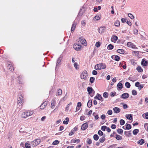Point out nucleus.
I'll return each mask as SVG.
<instances>
[{
    "instance_id": "1",
    "label": "nucleus",
    "mask_w": 148,
    "mask_h": 148,
    "mask_svg": "<svg viewBox=\"0 0 148 148\" xmlns=\"http://www.w3.org/2000/svg\"><path fill=\"white\" fill-rule=\"evenodd\" d=\"M106 68V66L105 64L99 63L96 64L95 67V69L97 70L104 69Z\"/></svg>"
},
{
    "instance_id": "2",
    "label": "nucleus",
    "mask_w": 148,
    "mask_h": 148,
    "mask_svg": "<svg viewBox=\"0 0 148 148\" xmlns=\"http://www.w3.org/2000/svg\"><path fill=\"white\" fill-rule=\"evenodd\" d=\"M88 77V73L87 72L86 70L83 71L80 75L81 78L83 79L84 80H87Z\"/></svg>"
},
{
    "instance_id": "3",
    "label": "nucleus",
    "mask_w": 148,
    "mask_h": 148,
    "mask_svg": "<svg viewBox=\"0 0 148 148\" xmlns=\"http://www.w3.org/2000/svg\"><path fill=\"white\" fill-rule=\"evenodd\" d=\"M33 114V112H26L22 113V116L23 118H26L32 115Z\"/></svg>"
},
{
    "instance_id": "4",
    "label": "nucleus",
    "mask_w": 148,
    "mask_h": 148,
    "mask_svg": "<svg viewBox=\"0 0 148 148\" xmlns=\"http://www.w3.org/2000/svg\"><path fill=\"white\" fill-rule=\"evenodd\" d=\"M87 91L88 94L91 97H92L95 92L92 87H88L87 88Z\"/></svg>"
},
{
    "instance_id": "5",
    "label": "nucleus",
    "mask_w": 148,
    "mask_h": 148,
    "mask_svg": "<svg viewBox=\"0 0 148 148\" xmlns=\"http://www.w3.org/2000/svg\"><path fill=\"white\" fill-rule=\"evenodd\" d=\"M79 42L82 44H84L86 46L87 45L85 39L83 37H81L79 39Z\"/></svg>"
},
{
    "instance_id": "6",
    "label": "nucleus",
    "mask_w": 148,
    "mask_h": 148,
    "mask_svg": "<svg viewBox=\"0 0 148 148\" xmlns=\"http://www.w3.org/2000/svg\"><path fill=\"white\" fill-rule=\"evenodd\" d=\"M82 47V45L79 44H74L73 45V48L76 50L79 51L80 50Z\"/></svg>"
},
{
    "instance_id": "7",
    "label": "nucleus",
    "mask_w": 148,
    "mask_h": 148,
    "mask_svg": "<svg viewBox=\"0 0 148 148\" xmlns=\"http://www.w3.org/2000/svg\"><path fill=\"white\" fill-rule=\"evenodd\" d=\"M127 46L130 48H131L132 49H137V48L136 46L134 45L133 43L131 42H129L127 43Z\"/></svg>"
},
{
    "instance_id": "8",
    "label": "nucleus",
    "mask_w": 148,
    "mask_h": 148,
    "mask_svg": "<svg viewBox=\"0 0 148 148\" xmlns=\"http://www.w3.org/2000/svg\"><path fill=\"white\" fill-rule=\"evenodd\" d=\"M94 98L95 99H97L101 101H103V99L101 95L99 94H97L96 96L94 97Z\"/></svg>"
},
{
    "instance_id": "9",
    "label": "nucleus",
    "mask_w": 148,
    "mask_h": 148,
    "mask_svg": "<svg viewBox=\"0 0 148 148\" xmlns=\"http://www.w3.org/2000/svg\"><path fill=\"white\" fill-rule=\"evenodd\" d=\"M88 127L87 123H85L83 124L81 126V129L82 130H84L86 129Z\"/></svg>"
},
{
    "instance_id": "10",
    "label": "nucleus",
    "mask_w": 148,
    "mask_h": 148,
    "mask_svg": "<svg viewBox=\"0 0 148 148\" xmlns=\"http://www.w3.org/2000/svg\"><path fill=\"white\" fill-rule=\"evenodd\" d=\"M41 140L39 139H36L33 141V145L34 146H36L39 144Z\"/></svg>"
},
{
    "instance_id": "11",
    "label": "nucleus",
    "mask_w": 148,
    "mask_h": 148,
    "mask_svg": "<svg viewBox=\"0 0 148 148\" xmlns=\"http://www.w3.org/2000/svg\"><path fill=\"white\" fill-rule=\"evenodd\" d=\"M23 100V97L22 95L21 94L19 97L17 99V103L18 104H20L22 102Z\"/></svg>"
},
{
    "instance_id": "12",
    "label": "nucleus",
    "mask_w": 148,
    "mask_h": 148,
    "mask_svg": "<svg viewBox=\"0 0 148 148\" xmlns=\"http://www.w3.org/2000/svg\"><path fill=\"white\" fill-rule=\"evenodd\" d=\"M117 86L118 87L117 90H120L123 87V84L121 82H119L117 84Z\"/></svg>"
},
{
    "instance_id": "13",
    "label": "nucleus",
    "mask_w": 148,
    "mask_h": 148,
    "mask_svg": "<svg viewBox=\"0 0 148 148\" xmlns=\"http://www.w3.org/2000/svg\"><path fill=\"white\" fill-rule=\"evenodd\" d=\"M113 110L115 113H119L120 111V109L118 107H115L113 109Z\"/></svg>"
},
{
    "instance_id": "14",
    "label": "nucleus",
    "mask_w": 148,
    "mask_h": 148,
    "mask_svg": "<svg viewBox=\"0 0 148 148\" xmlns=\"http://www.w3.org/2000/svg\"><path fill=\"white\" fill-rule=\"evenodd\" d=\"M129 96V94L127 93H125L123 94L121 96V98L123 99H127Z\"/></svg>"
},
{
    "instance_id": "15",
    "label": "nucleus",
    "mask_w": 148,
    "mask_h": 148,
    "mask_svg": "<svg viewBox=\"0 0 148 148\" xmlns=\"http://www.w3.org/2000/svg\"><path fill=\"white\" fill-rule=\"evenodd\" d=\"M118 39V37L116 36L113 35L111 38V40L113 42H115Z\"/></svg>"
},
{
    "instance_id": "16",
    "label": "nucleus",
    "mask_w": 148,
    "mask_h": 148,
    "mask_svg": "<svg viewBox=\"0 0 148 148\" xmlns=\"http://www.w3.org/2000/svg\"><path fill=\"white\" fill-rule=\"evenodd\" d=\"M148 62L145 60V59H143L141 62V64L144 66H147V65Z\"/></svg>"
},
{
    "instance_id": "17",
    "label": "nucleus",
    "mask_w": 148,
    "mask_h": 148,
    "mask_svg": "<svg viewBox=\"0 0 148 148\" xmlns=\"http://www.w3.org/2000/svg\"><path fill=\"white\" fill-rule=\"evenodd\" d=\"M62 59V57L61 56H60L58 58L57 60V61L56 63V68L57 66H58L60 65V63L61 60Z\"/></svg>"
},
{
    "instance_id": "18",
    "label": "nucleus",
    "mask_w": 148,
    "mask_h": 148,
    "mask_svg": "<svg viewBox=\"0 0 148 148\" xmlns=\"http://www.w3.org/2000/svg\"><path fill=\"white\" fill-rule=\"evenodd\" d=\"M77 24V23L75 22H74L73 23V24H72V26L71 27V32H73L74 31V30H75Z\"/></svg>"
},
{
    "instance_id": "19",
    "label": "nucleus",
    "mask_w": 148,
    "mask_h": 148,
    "mask_svg": "<svg viewBox=\"0 0 148 148\" xmlns=\"http://www.w3.org/2000/svg\"><path fill=\"white\" fill-rule=\"evenodd\" d=\"M47 105V103H46V102L45 101L41 105L40 107V108L41 109H44L46 107Z\"/></svg>"
},
{
    "instance_id": "20",
    "label": "nucleus",
    "mask_w": 148,
    "mask_h": 148,
    "mask_svg": "<svg viewBox=\"0 0 148 148\" xmlns=\"http://www.w3.org/2000/svg\"><path fill=\"white\" fill-rule=\"evenodd\" d=\"M80 142V140L79 139H72L71 140V143H78Z\"/></svg>"
},
{
    "instance_id": "21",
    "label": "nucleus",
    "mask_w": 148,
    "mask_h": 148,
    "mask_svg": "<svg viewBox=\"0 0 148 148\" xmlns=\"http://www.w3.org/2000/svg\"><path fill=\"white\" fill-rule=\"evenodd\" d=\"M105 134H104L102 137H101L100 138L99 140V141L100 143H102L104 142L105 140Z\"/></svg>"
},
{
    "instance_id": "22",
    "label": "nucleus",
    "mask_w": 148,
    "mask_h": 148,
    "mask_svg": "<svg viewBox=\"0 0 148 148\" xmlns=\"http://www.w3.org/2000/svg\"><path fill=\"white\" fill-rule=\"evenodd\" d=\"M56 101L55 100H52L51 101V108H53L56 106Z\"/></svg>"
},
{
    "instance_id": "23",
    "label": "nucleus",
    "mask_w": 148,
    "mask_h": 148,
    "mask_svg": "<svg viewBox=\"0 0 148 148\" xmlns=\"http://www.w3.org/2000/svg\"><path fill=\"white\" fill-rule=\"evenodd\" d=\"M105 28L104 27H101L99 30V32L100 33H102L104 32Z\"/></svg>"
},
{
    "instance_id": "24",
    "label": "nucleus",
    "mask_w": 148,
    "mask_h": 148,
    "mask_svg": "<svg viewBox=\"0 0 148 148\" xmlns=\"http://www.w3.org/2000/svg\"><path fill=\"white\" fill-rule=\"evenodd\" d=\"M133 55L135 56H138L139 55V51H133Z\"/></svg>"
},
{
    "instance_id": "25",
    "label": "nucleus",
    "mask_w": 148,
    "mask_h": 148,
    "mask_svg": "<svg viewBox=\"0 0 148 148\" xmlns=\"http://www.w3.org/2000/svg\"><path fill=\"white\" fill-rule=\"evenodd\" d=\"M144 143V140L143 139H141L140 140H138L137 142V143L138 144L141 145L143 144Z\"/></svg>"
},
{
    "instance_id": "26",
    "label": "nucleus",
    "mask_w": 148,
    "mask_h": 148,
    "mask_svg": "<svg viewBox=\"0 0 148 148\" xmlns=\"http://www.w3.org/2000/svg\"><path fill=\"white\" fill-rule=\"evenodd\" d=\"M92 101L91 100H90L88 101L87 105L88 107L90 108V107L92 106Z\"/></svg>"
},
{
    "instance_id": "27",
    "label": "nucleus",
    "mask_w": 148,
    "mask_h": 148,
    "mask_svg": "<svg viewBox=\"0 0 148 148\" xmlns=\"http://www.w3.org/2000/svg\"><path fill=\"white\" fill-rule=\"evenodd\" d=\"M136 69L139 72H142L143 71V69L140 66H138Z\"/></svg>"
},
{
    "instance_id": "28",
    "label": "nucleus",
    "mask_w": 148,
    "mask_h": 148,
    "mask_svg": "<svg viewBox=\"0 0 148 148\" xmlns=\"http://www.w3.org/2000/svg\"><path fill=\"white\" fill-rule=\"evenodd\" d=\"M126 118L130 120L132 119V117L131 114H128L126 116Z\"/></svg>"
},
{
    "instance_id": "29",
    "label": "nucleus",
    "mask_w": 148,
    "mask_h": 148,
    "mask_svg": "<svg viewBox=\"0 0 148 148\" xmlns=\"http://www.w3.org/2000/svg\"><path fill=\"white\" fill-rule=\"evenodd\" d=\"M118 53L121 54H123L124 53V51L123 49H119L117 51Z\"/></svg>"
},
{
    "instance_id": "30",
    "label": "nucleus",
    "mask_w": 148,
    "mask_h": 148,
    "mask_svg": "<svg viewBox=\"0 0 148 148\" xmlns=\"http://www.w3.org/2000/svg\"><path fill=\"white\" fill-rule=\"evenodd\" d=\"M139 132V130L137 129L134 130L133 131V133L134 135H136Z\"/></svg>"
},
{
    "instance_id": "31",
    "label": "nucleus",
    "mask_w": 148,
    "mask_h": 148,
    "mask_svg": "<svg viewBox=\"0 0 148 148\" xmlns=\"http://www.w3.org/2000/svg\"><path fill=\"white\" fill-rule=\"evenodd\" d=\"M69 121V119L68 117H66L65 119V120L63 121V123L65 124H67Z\"/></svg>"
},
{
    "instance_id": "32",
    "label": "nucleus",
    "mask_w": 148,
    "mask_h": 148,
    "mask_svg": "<svg viewBox=\"0 0 148 148\" xmlns=\"http://www.w3.org/2000/svg\"><path fill=\"white\" fill-rule=\"evenodd\" d=\"M113 48V46L112 45L110 44H109L108 47L107 49L109 50H110L112 49Z\"/></svg>"
},
{
    "instance_id": "33",
    "label": "nucleus",
    "mask_w": 148,
    "mask_h": 148,
    "mask_svg": "<svg viewBox=\"0 0 148 148\" xmlns=\"http://www.w3.org/2000/svg\"><path fill=\"white\" fill-rule=\"evenodd\" d=\"M8 68L9 70H10V71H12V70H14V69H13V66H12V65L10 64H9L8 66Z\"/></svg>"
},
{
    "instance_id": "34",
    "label": "nucleus",
    "mask_w": 148,
    "mask_h": 148,
    "mask_svg": "<svg viewBox=\"0 0 148 148\" xmlns=\"http://www.w3.org/2000/svg\"><path fill=\"white\" fill-rule=\"evenodd\" d=\"M143 117L146 119H148V112H146L143 115Z\"/></svg>"
},
{
    "instance_id": "35",
    "label": "nucleus",
    "mask_w": 148,
    "mask_h": 148,
    "mask_svg": "<svg viewBox=\"0 0 148 148\" xmlns=\"http://www.w3.org/2000/svg\"><path fill=\"white\" fill-rule=\"evenodd\" d=\"M116 138L118 140H121L122 139V136L119 135H116Z\"/></svg>"
},
{
    "instance_id": "36",
    "label": "nucleus",
    "mask_w": 148,
    "mask_h": 148,
    "mask_svg": "<svg viewBox=\"0 0 148 148\" xmlns=\"http://www.w3.org/2000/svg\"><path fill=\"white\" fill-rule=\"evenodd\" d=\"M93 138L95 140H97L99 139V136L97 134H95L93 136Z\"/></svg>"
},
{
    "instance_id": "37",
    "label": "nucleus",
    "mask_w": 148,
    "mask_h": 148,
    "mask_svg": "<svg viewBox=\"0 0 148 148\" xmlns=\"http://www.w3.org/2000/svg\"><path fill=\"white\" fill-rule=\"evenodd\" d=\"M131 128V126L130 124H127L126 125V129L127 130H130Z\"/></svg>"
},
{
    "instance_id": "38",
    "label": "nucleus",
    "mask_w": 148,
    "mask_h": 148,
    "mask_svg": "<svg viewBox=\"0 0 148 148\" xmlns=\"http://www.w3.org/2000/svg\"><path fill=\"white\" fill-rule=\"evenodd\" d=\"M125 86L127 88H129L130 87L131 85L130 83L128 82H126L125 83Z\"/></svg>"
},
{
    "instance_id": "39",
    "label": "nucleus",
    "mask_w": 148,
    "mask_h": 148,
    "mask_svg": "<svg viewBox=\"0 0 148 148\" xmlns=\"http://www.w3.org/2000/svg\"><path fill=\"white\" fill-rule=\"evenodd\" d=\"M117 132L119 134H121L123 132V130L121 129H119L117 130Z\"/></svg>"
},
{
    "instance_id": "40",
    "label": "nucleus",
    "mask_w": 148,
    "mask_h": 148,
    "mask_svg": "<svg viewBox=\"0 0 148 148\" xmlns=\"http://www.w3.org/2000/svg\"><path fill=\"white\" fill-rule=\"evenodd\" d=\"M87 142L88 144L90 145L91 144L92 141L91 139L88 138L87 140Z\"/></svg>"
},
{
    "instance_id": "41",
    "label": "nucleus",
    "mask_w": 148,
    "mask_h": 148,
    "mask_svg": "<svg viewBox=\"0 0 148 148\" xmlns=\"http://www.w3.org/2000/svg\"><path fill=\"white\" fill-rule=\"evenodd\" d=\"M59 143V141L58 140H56L52 143L53 145H55L58 144Z\"/></svg>"
},
{
    "instance_id": "42",
    "label": "nucleus",
    "mask_w": 148,
    "mask_h": 148,
    "mask_svg": "<svg viewBox=\"0 0 148 148\" xmlns=\"http://www.w3.org/2000/svg\"><path fill=\"white\" fill-rule=\"evenodd\" d=\"M115 25L116 26L118 27L120 25V22L118 21H116L114 23Z\"/></svg>"
},
{
    "instance_id": "43",
    "label": "nucleus",
    "mask_w": 148,
    "mask_h": 148,
    "mask_svg": "<svg viewBox=\"0 0 148 148\" xmlns=\"http://www.w3.org/2000/svg\"><path fill=\"white\" fill-rule=\"evenodd\" d=\"M103 96L105 98H107L108 97V94L107 92H104L103 95Z\"/></svg>"
},
{
    "instance_id": "44",
    "label": "nucleus",
    "mask_w": 148,
    "mask_h": 148,
    "mask_svg": "<svg viewBox=\"0 0 148 148\" xmlns=\"http://www.w3.org/2000/svg\"><path fill=\"white\" fill-rule=\"evenodd\" d=\"M120 123L121 125H122L125 124V121L123 119H121L120 121Z\"/></svg>"
},
{
    "instance_id": "45",
    "label": "nucleus",
    "mask_w": 148,
    "mask_h": 148,
    "mask_svg": "<svg viewBox=\"0 0 148 148\" xmlns=\"http://www.w3.org/2000/svg\"><path fill=\"white\" fill-rule=\"evenodd\" d=\"M95 80V78L93 77H90V81L91 83H93Z\"/></svg>"
},
{
    "instance_id": "46",
    "label": "nucleus",
    "mask_w": 148,
    "mask_h": 148,
    "mask_svg": "<svg viewBox=\"0 0 148 148\" xmlns=\"http://www.w3.org/2000/svg\"><path fill=\"white\" fill-rule=\"evenodd\" d=\"M128 16L131 19H132L134 18V16L132 15V14L131 13L128 14Z\"/></svg>"
},
{
    "instance_id": "47",
    "label": "nucleus",
    "mask_w": 148,
    "mask_h": 148,
    "mask_svg": "<svg viewBox=\"0 0 148 148\" xmlns=\"http://www.w3.org/2000/svg\"><path fill=\"white\" fill-rule=\"evenodd\" d=\"M25 147L26 148H31L30 144L27 143H26Z\"/></svg>"
},
{
    "instance_id": "48",
    "label": "nucleus",
    "mask_w": 148,
    "mask_h": 148,
    "mask_svg": "<svg viewBox=\"0 0 148 148\" xmlns=\"http://www.w3.org/2000/svg\"><path fill=\"white\" fill-rule=\"evenodd\" d=\"M132 95H136L137 94V92L135 90H133L132 91Z\"/></svg>"
},
{
    "instance_id": "49",
    "label": "nucleus",
    "mask_w": 148,
    "mask_h": 148,
    "mask_svg": "<svg viewBox=\"0 0 148 148\" xmlns=\"http://www.w3.org/2000/svg\"><path fill=\"white\" fill-rule=\"evenodd\" d=\"M58 93L59 95H61L62 93V91L61 89H59L58 91Z\"/></svg>"
},
{
    "instance_id": "50",
    "label": "nucleus",
    "mask_w": 148,
    "mask_h": 148,
    "mask_svg": "<svg viewBox=\"0 0 148 148\" xmlns=\"http://www.w3.org/2000/svg\"><path fill=\"white\" fill-rule=\"evenodd\" d=\"M116 94V92H110V95L111 97H114Z\"/></svg>"
},
{
    "instance_id": "51",
    "label": "nucleus",
    "mask_w": 148,
    "mask_h": 148,
    "mask_svg": "<svg viewBox=\"0 0 148 148\" xmlns=\"http://www.w3.org/2000/svg\"><path fill=\"white\" fill-rule=\"evenodd\" d=\"M107 128L106 126H103L101 127V129L103 131H105Z\"/></svg>"
},
{
    "instance_id": "52",
    "label": "nucleus",
    "mask_w": 148,
    "mask_h": 148,
    "mask_svg": "<svg viewBox=\"0 0 148 148\" xmlns=\"http://www.w3.org/2000/svg\"><path fill=\"white\" fill-rule=\"evenodd\" d=\"M100 18L99 15H96L94 18V19H96L97 20H98L100 19Z\"/></svg>"
},
{
    "instance_id": "53",
    "label": "nucleus",
    "mask_w": 148,
    "mask_h": 148,
    "mask_svg": "<svg viewBox=\"0 0 148 148\" xmlns=\"http://www.w3.org/2000/svg\"><path fill=\"white\" fill-rule=\"evenodd\" d=\"M100 42H97L95 44V46L97 47H99L100 46Z\"/></svg>"
},
{
    "instance_id": "54",
    "label": "nucleus",
    "mask_w": 148,
    "mask_h": 148,
    "mask_svg": "<svg viewBox=\"0 0 148 148\" xmlns=\"http://www.w3.org/2000/svg\"><path fill=\"white\" fill-rule=\"evenodd\" d=\"M114 60L116 61H119L120 60L119 57L118 56H115V58H114Z\"/></svg>"
},
{
    "instance_id": "55",
    "label": "nucleus",
    "mask_w": 148,
    "mask_h": 148,
    "mask_svg": "<svg viewBox=\"0 0 148 148\" xmlns=\"http://www.w3.org/2000/svg\"><path fill=\"white\" fill-rule=\"evenodd\" d=\"M98 134L99 135H101V136L103 135V136L104 135H103V132L101 130H99L98 131Z\"/></svg>"
},
{
    "instance_id": "56",
    "label": "nucleus",
    "mask_w": 148,
    "mask_h": 148,
    "mask_svg": "<svg viewBox=\"0 0 148 148\" xmlns=\"http://www.w3.org/2000/svg\"><path fill=\"white\" fill-rule=\"evenodd\" d=\"M107 113L108 115H111L112 113V111L111 110H109L107 112Z\"/></svg>"
},
{
    "instance_id": "57",
    "label": "nucleus",
    "mask_w": 148,
    "mask_h": 148,
    "mask_svg": "<svg viewBox=\"0 0 148 148\" xmlns=\"http://www.w3.org/2000/svg\"><path fill=\"white\" fill-rule=\"evenodd\" d=\"M111 127L112 129H114L116 128V126L115 125L113 124L111 125Z\"/></svg>"
},
{
    "instance_id": "58",
    "label": "nucleus",
    "mask_w": 148,
    "mask_h": 148,
    "mask_svg": "<svg viewBox=\"0 0 148 148\" xmlns=\"http://www.w3.org/2000/svg\"><path fill=\"white\" fill-rule=\"evenodd\" d=\"M138 30L136 29H134V34H138Z\"/></svg>"
},
{
    "instance_id": "59",
    "label": "nucleus",
    "mask_w": 148,
    "mask_h": 148,
    "mask_svg": "<svg viewBox=\"0 0 148 148\" xmlns=\"http://www.w3.org/2000/svg\"><path fill=\"white\" fill-rule=\"evenodd\" d=\"M74 134V130H71V132H70L69 134V136H72Z\"/></svg>"
},
{
    "instance_id": "60",
    "label": "nucleus",
    "mask_w": 148,
    "mask_h": 148,
    "mask_svg": "<svg viewBox=\"0 0 148 148\" xmlns=\"http://www.w3.org/2000/svg\"><path fill=\"white\" fill-rule=\"evenodd\" d=\"M81 24L83 26H85L86 25V21L85 20H82V21Z\"/></svg>"
},
{
    "instance_id": "61",
    "label": "nucleus",
    "mask_w": 148,
    "mask_h": 148,
    "mask_svg": "<svg viewBox=\"0 0 148 148\" xmlns=\"http://www.w3.org/2000/svg\"><path fill=\"white\" fill-rule=\"evenodd\" d=\"M81 105L82 103H81L79 102L77 103V107L79 108L81 106Z\"/></svg>"
},
{
    "instance_id": "62",
    "label": "nucleus",
    "mask_w": 148,
    "mask_h": 148,
    "mask_svg": "<svg viewBox=\"0 0 148 148\" xmlns=\"http://www.w3.org/2000/svg\"><path fill=\"white\" fill-rule=\"evenodd\" d=\"M85 116H82L80 118V119L81 121H83L85 119Z\"/></svg>"
},
{
    "instance_id": "63",
    "label": "nucleus",
    "mask_w": 148,
    "mask_h": 148,
    "mask_svg": "<svg viewBox=\"0 0 148 148\" xmlns=\"http://www.w3.org/2000/svg\"><path fill=\"white\" fill-rule=\"evenodd\" d=\"M46 116H44L42 117L41 119V121H44L45 119H46Z\"/></svg>"
},
{
    "instance_id": "64",
    "label": "nucleus",
    "mask_w": 148,
    "mask_h": 148,
    "mask_svg": "<svg viewBox=\"0 0 148 148\" xmlns=\"http://www.w3.org/2000/svg\"><path fill=\"white\" fill-rule=\"evenodd\" d=\"M93 75H96L97 74V72L95 70H93L92 72Z\"/></svg>"
}]
</instances>
